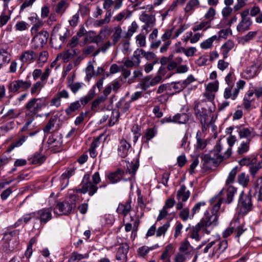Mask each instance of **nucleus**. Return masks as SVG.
I'll list each match as a JSON object with an SVG mask.
<instances>
[{
  "label": "nucleus",
  "instance_id": "nucleus-1",
  "mask_svg": "<svg viewBox=\"0 0 262 262\" xmlns=\"http://www.w3.org/2000/svg\"><path fill=\"white\" fill-rule=\"evenodd\" d=\"M222 202V199H219L217 203L213 206L211 213L207 211L204 213V215L200 221L195 226L192 227L191 238L199 241L201 239L199 233L200 231L206 234H209L211 233L213 228L218 224V218L220 215L219 211Z\"/></svg>",
  "mask_w": 262,
  "mask_h": 262
},
{
  "label": "nucleus",
  "instance_id": "nucleus-2",
  "mask_svg": "<svg viewBox=\"0 0 262 262\" xmlns=\"http://www.w3.org/2000/svg\"><path fill=\"white\" fill-rule=\"evenodd\" d=\"M47 105V98L45 97L32 98L28 101L25 106V108L28 111L26 113V116H31L35 115Z\"/></svg>",
  "mask_w": 262,
  "mask_h": 262
},
{
  "label": "nucleus",
  "instance_id": "nucleus-3",
  "mask_svg": "<svg viewBox=\"0 0 262 262\" xmlns=\"http://www.w3.org/2000/svg\"><path fill=\"white\" fill-rule=\"evenodd\" d=\"M194 110L196 118L200 122H205V120H208V117L213 111L211 106L206 101L197 102L195 103Z\"/></svg>",
  "mask_w": 262,
  "mask_h": 262
},
{
  "label": "nucleus",
  "instance_id": "nucleus-4",
  "mask_svg": "<svg viewBox=\"0 0 262 262\" xmlns=\"http://www.w3.org/2000/svg\"><path fill=\"white\" fill-rule=\"evenodd\" d=\"M75 207L74 203H70L68 201H63L58 203L54 207V212L58 215H67L70 214L72 209Z\"/></svg>",
  "mask_w": 262,
  "mask_h": 262
},
{
  "label": "nucleus",
  "instance_id": "nucleus-5",
  "mask_svg": "<svg viewBox=\"0 0 262 262\" xmlns=\"http://www.w3.org/2000/svg\"><path fill=\"white\" fill-rule=\"evenodd\" d=\"M33 216H35V219L39 220L40 224H45L52 218V209L45 208L40 209L37 212H33Z\"/></svg>",
  "mask_w": 262,
  "mask_h": 262
},
{
  "label": "nucleus",
  "instance_id": "nucleus-6",
  "mask_svg": "<svg viewBox=\"0 0 262 262\" xmlns=\"http://www.w3.org/2000/svg\"><path fill=\"white\" fill-rule=\"evenodd\" d=\"M82 184L83 185V191L88 193L90 196H93L97 192L98 187L95 184L92 183L90 181V175L86 174L84 176L82 180Z\"/></svg>",
  "mask_w": 262,
  "mask_h": 262
},
{
  "label": "nucleus",
  "instance_id": "nucleus-7",
  "mask_svg": "<svg viewBox=\"0 0 262 262\" xmlns=\"http://www.w3.org/2000/svg\"><path fill=\"white\" fill-rule=\"evenodd\" d=\"M251 193V190H249L248 194H245L243 191L239 198V203L245 212L250 211L252 207Z\"/></svg>",
  "mask_w": 262,
  "mask_h": 262
},
{
  "label": "nucleus",
  "instance_id": "nucleus-8",
  "mask_svg": "<svg viewBox=\"0 0 262 262\" xmlns=\"http://www.w3.org/2000/svg\"><path fill=\"white\" fill-rule=\"evenodd\" d=\"M31 85V82L30 81L17 80L10 82L8 85V89L9 92L15 93L18 92L20 89L27 90Z\"/></svg>",
  "mask_w": 262,
  "mask_h": 262
},
{
  "label": "nucleus",
  "instance_id": "nucleus-9",
  "mask_svg": "<svg viewBox=\"0 0 262 262\" xmlns=\"http://www.w3.org/2000/svg\"><path fill=\"white\" fill-rule=\"evenodd\" d=\"M49 37V33L46 31H42L35 35L32 39V42L34 43V49L42 48L47 42Z\"/></svg>",
  "mask_w": 262,
  "mask_h": 262
},
{
  "label": "nucleus",
  "instance_id": "nucleus-10",
  "mask_svg": "<svg viewBox=\"0 0 262 262\" xmlns=\"http://www.w3.org/2000/svg\"><path fill=\"white\" fill-rule=\"evenodd\" d=\"M212 154H205L201 156L204 167L208 168L211 163H216L217 162H221L223 160L222 155H218L217 157L212 156Z\"/></svg>",
  "mask_w": 262,
  "mask_h": 262
},
{
  "label": "nucleus",
  "instance_id": "nucleus-11",
  "mask_svg": "<svg viewBox=\"0 0 262 262\" xmlns=\"http://www.w3.org/2000/svg\"><path fill=\"white\" fill-rule=\"evenodd\" d=\"M131 145L125 140H121L118 146V154L122 158H125L131 151Z\"/></svg>",
  "mask_w": 262,
  "mask_h": 262
},
{
  "label": "nucleus",
  "instance_id": "nucleus-12",
  "mask_svg": "<svg viewBox=\"0 0 262 262\" xmlns=\"http://www.w3.org/2000/svg\"><path fill=\"white\" fill-rule=\"evenodd\" d=\"M225 81L228 84V87L225 90L224 93V97L225 99H228L229 97H231L230 93L231 89H233L234 86V74L233 72H230L225 77Z\"/></svg>",
  "mask_w": 262,
  "mask_h": 262
},
{
  "label": "nucleus",
  "instance_id": "nucleus-13",
  "mask_svg": "<svg viewBox=\"0 0 262 262\" xmlns=\"http://www.w3.org/2000/svg\"><path fill=\"white\" fill-rule=\"evenodd\" d=\"M235 128L237 129V132L238 133L241 138H244L250 139L254 136V132L253 128H247L242 126H236Z\"/></svg>",
  "mask_w": 262,
  "mask_h": 262
},
{
  "label": "nucleus",
  "instance_id": "nucleus-14",
  "mask_svg": "<svg viewBox=\"0 0 262 262\" xmlns=\"http://www.w3.org/2000/svg\"><path fill=\"white\" fill-rule=\"evenodd\" d=\"M69 97V94L67 90H63L58 92L52 98L51 102V106H56L57 107L60 105V100L61 98L68 99Z\"/></svg>",
  "mask_w": 262,
  "mask_h": 262
},
{
  "label": "nucleus",
  "instance_id": "nucleus-15",
  "mask_svg": "<svg viewBox=\"0 0 262 262\" xmlns=\"http://www.w3.org/2000/svg\"><path fill=\"white\" fill-rule=\"evenodd\" d=\"M75 75L68 78L67 87L69 88L74 94H76L84 85L82 82H75L74 81Z\"/></svg>",
  "mask_w": 262,
  "mask_h": 262
},
{
  "label": "nucleus",
  "instance_id": "nucleus-16",
  "mask_svg": "<svg viewBox=\"0 0 262 262\" xmlns=\"http://www.w3.org/2000/svg\"><path fill=\"white\" fill-rule=\"evenodd\" d=\"M57 31V28L54 27L50 38V43L52 47L56 49H60L63 43L62 40L58 37Z\"/></svg>",
  "mask_w": 262,
  "mask_h": 262
},
{
  "label": "nucleus",
  "instance_id": "nucleus-17",
  "mask_svg": "<svg viewBox=\"0 0 262 262\" xmlns=\"http://www.w3.org/2000/svg\"><path fill=\"white\" fill-rule=\"evenodd\" d=\"M190 195V192L187 190L185 185H182L180 189L177 191V199L178 201L186 202L187 201Z\"/></svg>",
  "mask_w": 262,
  "mask_h": 262
},
{
  "label": "nucleus",
  "instance_id": "nucleus-18",
  "mask_svg": "<svg viewBox=\"0 0 262 262\" xmlns=\"http://www.w3.org/2000/svg\"><path fill=\"white\" fill-rule=\"evenodd\" d=\"M37 55L34 51L28 50L22 53L20 59L23 62H31L35 60Z\"/></svg>",
  "mask_w": 262,
  "mask_h": 262
},
{
  "label": "nucleus",
  "instance_id": "nucleus-19",
  "mask_svg": "<svg viewBox=\"0 0 262 262\" xmlns=\"http://www.w3.org/2000/svg\"><path fill=\"white\" fill-rule=\"evenodd\" d=\"M252 24L251 19H242L236 27L237 31L241 33L245 32L250 29Z\"/></svg>",
  "mask_w": 262,
  "mask_h": 262
},
{
  "label": "nucleus",
  "instance_id": "nucleus-20",
  "mask_svg": "<svg viewBox=\"0 0 262 262\" xmlns=\"http://www.w3.org/2000/svg\"><path fill=\"white\" fill-rule=\"evenodd\" d=\"M130 202L131 201L130 200H128L125 204H119L116 210L117 213L119 214H122L124 216H126L130 211Z\"/></svg>",
  "mask_w": 262,
  "mask_h": 262
},
{
  "label": "nucleus",
  "instance_id": "nucleus-21",
  "mask_svg": "<svg viewBox=\"0 0 262 262\" xmlns=\"http://www.w3.org/2000/svg\"><path fill=\"white\" fill-rule=\"evenodd\" d=\"M46 160L45 155H41L40 152H36L33 156L29 159V161L32 164H41Z\"/></svg>",
  "mask_w": 262,
  "mask_h": 262
},
{
  "label": "nucleus",
  "instance_id": "nucleus-22",
  "mask_svg": "<svg viewBox=\"0 0 262 262\" xmlns=\"http://www.w3.org/2000/svg\"><path fill=\"white\" fill-rule=\"evenodd\" d=\"M245 81L243 80H239L236 84V88L234 89V90L231 89L230 93L231 95V97H229V98H231L232 100H235L237 97L239 90L241 89H243L245 85Z\"/></svg>",
  "mask_w": 262,
  "mask_h": 262
},
{
  "label": "nucleus",
  "instance_id": "nucleus-23",
  "mask_svg": "<svg viewBox=\"0 0 262 262\" xmlns=\"http://www.w3.org/2000/svg\"><path fill=\"white\" fill-rule=\"evenodd\" d=\"M257 74V67L255 65L248 67L243 73V77L247 79H251Z\"/></svg>",
  "mask_w": 262,
  "mask_h": 262
},
{
  "label": "nucleus",
  "instance_id": "nucleus-24",
  "mask_svg": "<svg viewBox=\"0 0 262 262\" xmlns=\"http://www.w3.org/2000/svg\"><path fill=\"white\" fill-rule=\"evenodd\" d=\"M123 173L124 171L122 170L118 169L116 171L110 173L107 177L111 183H116L121 180Z\"/></svg>",
  "mask_w": 262,
  "mask_h": 262
},
{
  "label": "nucleus",
  "instance_id": "nucleus-25",
  "mask_svg": "<svg viewBox=\"0 0 262 262\" xmlns=\"http://www.w3.org/2000/svg\"><path fill=\"white\" fill-rule=\"evenodd\" d=\"M234 46V42L231 40H228L221 47V50L224 59L228 57L229 52L232 50Z\"/></svg>",
  "mask_w": 262,
  "mask_h": 262
},
{
  "label": "nucleus",
  "instance_id": "nucleus-26",
  "mask_svg": "<svg viewBox=\"0 0 262 262\" xmlns=\"http://www.w3.org/2000/svg\"><path fill=\"white\" fill-rule=\"evenodd\" d=\"M254 92L252 91H249L245 95L244 98L243 106L246 110H248L251 106V103L254 100L253 98Z\"/></svg>",
  "mask_w": 262,
  "mask_h": 262
},
{
  "label": "nucleus",
  "instance_id": "nucleus-27",
  "mask_svg": "<svg viewBox=\"0 0 262 262\" xmlns=\"http://www.w3.org/2000/svg\"><path fill=\"white\" fill-rule=\"evenodd\" d=\"M196 149L198 150L204 149L207 146V143L206 139L201 138V133L200 131H198L196 133Z\"/></svg>",
  "mask_w": 262,
  "mask_h": 262
},
{
  "label": "nucleus",
  "instance_id": "nucleus-28",
  "mask_svg": "<svg viewBox=\"0 0 262 262\" xmlns=\"http://www.w3.org/2000/svg\"><path fill=\"white\" fill-rule=\"evenodd\" d=\"M69 4L66 0H61L59 2L55 8L56 13L59 15H62L66 11V9L69 7Z\"/></svg>",
  "mask_w": 262,
  "mask_h": 262
},
{
  "label": "nucleus",
  "instance_id": "nucleus-29",
  "mask_svg": "<svg viewBox=\"0 0 262 262\" xmlns=\"http://www.w3.org/2000/svg\"><path fill=\"white\" fill-rule=\"evenodd\" d=\"M48 143L57 147L61 146L62 144L61 134H60L58 136H56L55 134L52 135L49 137Z\"/></svg>",
  "mask_w": 262,
  "mask_h": 262
},
{
  "label": "nucleus",
  "instance_id": "nucleus-30",
  "mask_svg": "<svg viewBox=\"0 0 262 262\" xmlns=\"http://www.w3.org/2000/svg\"><path fill=\"white\" fill-rule=\"evenodd\" d=\"M122 30L120 26L114 27L113 30V34L112 36L113 45H115L120 40L121 37Z\"/></svg>",
  "mask_w": 262,
  "mask_h": 262
},
{
  "label": "nucleus",
  "instance_id": "nucleus-31",
  "mask_svg": "<svg viewBox=\"0 0 262 262\" xmlns=\"http://www.w3.org/2000/svg\"><path fill=\"white\" fill-rule=\"evenodd\" d=\"M237 182L244 187H247L249 183V176L245 172L241 173L237 176Z\"/></svg>",
  "mask_w": 262,
  "mask_h": 262
},
{
  "label": "nucleus",
  "instance_id": "nucleus-32",
  "mask_svg": "<svg viewBox=\"0 0 262 262\" xmlns=\"http://www.w3.org/2000/svg\"><path fill=\"white\" fill-rule=\"evenodd\" d=\"M95 86H93L85 96L80 98V101L82 105H85L94 97L95 95Z\"/></svg>",
  "mask_w": 262,
  "mask_h": 262
},
{
  "label": "nucleus",
  "instance_id": "nucleus-33",
  "mask_svg": "<svg viewBox=\"0 0 262 262\" xmlns=\"http://www.w3.org/2000/svg\"><path fill=\"white\" fill-rule=\"evenodd\" d=\"M228 247V242L226 239L223 240L220 242L217 245V248L215 249L213 248V254H221L223 253Z\"/></svg>",
  "mask_w": 262,
  "mask_h": 262
},
{
  "label": "nucleus",
  "instance_id": "nucleus-34",
  "mask_svg": "<svg viewBox=\"0 0 262 262\" xmlns=\"http://www.w3.org/2000/svg\"><path fill=\"white\" fill-rule=\"evenodd\" d=\"M57 29V32L58 34V37L62 40V42L63 43L64 41L68 38L69 36V31L67 29H62L59 27H56Z\"/></svg>",
  "mask_w": 262,
  "mask_h": 262
},
{
  "label": "nucleus",
  "instance_id": "nucleus-35",
  "mask_svg": "<svg viewBox=\"0 0 262 262\" xmlns=\"http://www.w3.org/2000/svg\"><path fill=\"white\" fill-rule=\"evenodd\" d=\"M88 254L84 255L78 253L76 252H73L68 259V262H74L76 260H80L83 258H88Z\"/></svg>",
  "mask_w": 262,
  "mask_h": 262
},
{
  "label": "nucleus",
  "instance_id": "nucleus-36",
  "mask_svg": "<svg viewBox=\"0 0 262 262\" xmlns=\"http://www.w3.org/2000/svg\"><path fill=\"white\" fill-rule=\"evenodd\" d=\"M236 192V189L233 186H229L227 190V199L226 203L230 204L232 202L234 195Z\"/></svg>",
  "mask_w": 262,
  "mask_h": 262
},
{
  "label": "nucleus",
  "instance_id": "nucleus-37",
  "mask_svg": "<svg viewBox=\"0 0 262 262\" xmlns=\"http://www.w3.org/2000/svg\"><path fill=\"white\" fill-rule=\"evenodd\" d=\"M99 138L100 137L97 138L91 143V147L89 149V151L90 156L92 158H95L97 155V152L96 151V148L98 146Z\"/></svg>",
  "mask_w": 262,
  "mask_h": 262
},
{
  "label": "nucleus",
  "instance_id": "nucleus-38",
  "mask_svg": "<svg viewBox=\"0 0 262 262\" xmlns=\"http://www.w3.org/2000/svg\"><path fill=\"white\" fill-rule=\"evenodd\" d=\"M174 118L175 123L180 124L186 123L189 120L188 115L185 113L181 114H178L174 115Z\"/></svg>",
  "mask_w": 262,
  "mask_h": 262
},
{
  "label": "nucleus",
  "instance_id": "nucleus-39",
  "mask_svg": "<svg viewBox=\"0 0 262 262\" xmlns=\"http://www.w3.org/2000/svg\"><path fill=\"white\" fill-rule=\"evenodd\" d=\"M157 133V130L156 127H154L148 128L146 130L144 138L145 139L146 142H148L152 138H153L156 136Z\"/></svg>",
  "mask_w": 262,
  "mask_h": 262
},
{
  "label": "nucleus",
  "instance_id": "nucleus-40",
  "mask_svg": "<svg viewBox=\"0 0 262 262\" xmlns=\"http://www.w3.org/2000/svg\"><path fill=\"white\" fill-rule=\"evenodd\" d=\"M139 166V160H137L135 163H132L129 164V166H127L126 170V173L131 174L132 176H135Z\"/></svg>",
  "mask_w": 262,
  "mask_h": 262
},
{
  "label": "nucleus",
  "instance_id": "nucleus-41",
  "mask_svg": "<svg viewBox=\"0 0 262 262\" xmlns=\"http://www.w3.org/2000/svg\"><path fill=\"white\" fill-rule=\"evenodd\" d=\"M250 142V139H248L247 142H242L240 146L238 148L237 153L239 155H243L247 152L249 149V144Z\"/></svg>",
  "mask_w": 262,
  "mask_h": 262
},
{
  "label": "nucleus",
  "instance_id": "nucleus-42",
  "mask_svg": "<svg viewBox=\"0 0 262 262\" xmlns=\"http://www.w3.org/2000/svg\"><path fill=\"white\" fill-rule=\"evenodd\" d=\"M80 104L79 101H76L71 103L69 106L66 110V112L67 115H70L73 112L76 111L80 107Z\"/></svg>",
  "mask_w": 262,
  "mask_h": 262
},
{
  "label": "nucleus",
  "instance_id": "nucleus-43",
  "mask_svg": "<svg viewBox=\"0 0 262 262\" xmlns=\"http://www.w3.org/2000/svg\"><path fill=\"white\" fill-rule=\"evenodd\" d=\"M130 16L129 11L125 10L119 13L114 17V20L121 21L123 19H126Z\"/></svg>",
  "mask_w": 262,
  "mask_h": 262
},
{
  "label": "nucleus",
  "instance_id": "nucleus-44",
  "mask_svg": "<svg viewBox=\"0 0 262 262\" xmlns=\"http://www.w3.org/2000/svg\"><path fill=\"white\" fill-rule=\"evenodd\" d=\"M21 113L19 111H16L14 109L9 110L6 114H5L3 117L8 118L10 119H14L18 117Z\"/></svg>",
  "mask_w": 262,
  "mask_h": 262
},
{
  "label": "nucleus",
  "instance_id": "nucleus-45",
  "mask_svg": "<svg viewBox=\"0 0 262 262\" xmlns=\"http://www.w3.org/2000/svg\"><path fill=\"white\" fill-rule=\"evenodd\" d=\"M210 27V21H202L200 24L196 25L194 26L192 28V30L194 32L201 30H206L208 28H209Z\"/></svg>",
  "mask_w": 262,
  "mask_h": 262
},
{
  "label": "nucleus",
  "instance_id": "nucleus-46",
  "mask_svg": "<svg viewBox=\"0 0 262 262\" xmlns=\"http://www.w3.org/2000/svg\"><path fill=\"white\" fill-rule=\"evenodd\" d=\"M199 4L200 2L199 0H190L184 8L185 12L186 13L190 12L193 10L194 7L199 6Z\"/></svg>",
  "mask_w": 262,
  "mask_h": 262
},
{
  "label": "nucleus",
  "instance_id": "nucleus-47",
  "mask_svg": "<svg viewBox=\"0 0 262 262\" xmlns=\"http://www.w3.org/2000/svg\"><path fill=\"white\" fill-rule=\"evenodd\" d=\"M237 166H235L231 170L226 180V184H229L233 183L235 180V176L237 173Z\"/></svg>",
  "mask_w": 262,
  "mask_h": 262
},
{
  "label": "nucleus",
  "instance_id": "nucleus-48",
  "mask_svg": "<svg viewBox=\"0 0 262 262\" xmlns=\"http://www.w3.org/2000/svg\"><path fill=\"white\" fill-rule=\"evenodd\" d=\"M143 49H137L135 51H134L133 56L132 57V59L134 60L135 61L136 63L137 64L138 66L140 63V58L141 57V56H143Z\"/></svg>",
  "mask_w": 262,
  "mask_h": 262
},
{
  "label": "nucleus",
  "instance_id": "nucleus-49",
  "mask_svg": "<svg viewBox=\"0 0 262 262\" xmlns=\"http://www.w3.org/2000/svg\"><path fill=\"white\" fill-rule=\"evenodd\" d=\"M170 223L169 222H167L163 226L159 227L156 231V235L158 237H160L162 235L165 234V232L169 227Z\"/></svg>",
  "mask_w": 262,
  "mask_h": 262
},
{
  "label": "nucleus",
  "instance_id": "nucleus-50",
  "mask_svg": "<svg viewBox=\"0 0 262 262\" xmlns=\"http://www.w3.org/2000/svg\"><path fill=\"white\" fill-rule=\"evenodd\" d=\"M56 121V118H51L50 119L48 123L43 128V132L45 133L48 134L50 133V130L54 126Z\"/></svg>",
  "mask_w": 262,
  "mask_h": 262
},
{
  "label": "nucleus",
  "instance_id": "nucleus-51",
  "mask_svg": "<svg viewBox=\"0 0 262 262\" xmlns=\"http://www.w3.org/2000/svg\"><path fill=\"white\" fill-rule=\"evenodd\" d=\"M86 77L85 79L87 81H89L92 77L94 75V66L90 64L85 69Z\"/></svg>",
  "mask_w": 262,
  "mask_h": 262
},
{
  "label": "nucleus",
  "instance_id": "nucleus-52",
  "mask_svg": "<svg viewBox=\"0 0 262 262\" xmlns=\"http://www.w3.org/2000/svg\"><path fill=\"white\" fill-rule=\"evenodd\" d=\"M154 247L142 246L138 249V254L140 257H144L150 250H154Z\"/></svg>",
  "mask_w": 262,
  "mask_h": 262
},
{
  "label": "nucleus",
  "instance_id": "nucleus-53",
  "mask_svg": "<svg viewBox=\"0 0 262 262\" xmlns=\"http://www.w3.org/2000/svg\"><path fill=\"white\" fill-rule=\"evenodd\" d=\"M138 26L136 21H134L131 24V26L128 28L126 34V37H130L133 34L137 31Z\"/></svg>",
  "mask_w": 262,
  "mask_h": 262
},
{
  "label": "nucleus",
  "instance_id": "nucleus-54",
  "mask_svg": "<svg viewBox=\"0 0 262 262\" xmlns=\"http://www.w3.org/2000/svg\"><path fill=\"white\" fill-rule=\"evenodd\" d=\"M105 98L101 97V96L98 97L97 98L95 99L92 103L91 110L93 111H96L97 107L99 105L105 101Z\"/></svg>",
  "mask_w": 262,
  "mask_h": 262
},
{
  "label": "nucleus",
  "instance_id": "nucleus-55",
  "mask_svg": "<svg viewBox=\"0 0 262 262\" xmlns=\"http://www.w3.org/2000/svg\"><path fill=\"white\" fill-rule=\"evenodd\" d=\"M151 77L149 76H146L141 81V87L142 89L146 90L150 86H151L150 84Z\"/></svg>",
  "mask_w": 262,
  "mask_h": 262
},
{
  "label": "nucleus",
  "instance_id": "nucleus-56",
  "mask_svg": "<svg viewBox=\"0 0 262 262\" xmlns=\"http://www.w3.org/2000/svg\"><path fill=\"white\" fill-rule=\"evenodd\" d=\"M261 166L259 163L256 165H251L249 167V172L253 178L255 177L257 172L261 169Z\"/></svg>",
  "mask_w": 262,
  "mask_h": 262
},
{
  "label": "nucleus",
  "instance_id": "nucleus-57",
  "mask_svg": "<svg viewBox=\"0 0 262 262\" xmlns=\"http://www.w3.org/2000/svg\"><path fill=\"white\" fill-rule=\"evenodd\" d=\"M44 86V84L42 81H37L34 83L31 89V93L32 95L35 94L36 92L41 90L42 88Z\"/></svg>",
  "mask_w": 262,
  "mask_h": 262
},
{
  "label": "nucleus",
  "instance_id": "nucleus-58",
  "mask_svg": "<svg viewBox=\"0 0 262 262\" xmlns=\"http://www.w3.org/2000/svg\"><path fill=\"white\" fill-rule=\"evenodd\" d=\"M205 202H201L196 203L191 210V214L190 216L193 217L195 213H198L200 211L201 207L205 206Z\"/></svg>",
  "mask_w": 262,
  "mask_h": 262
},
{
  "label": "nucleus",
  "instance_id": "nucleus-59",
  "mask_svg": "<svg viewBox=\"0 0 262 262\" xmlns=\"http://www.w3.org/2000/svg\"><path fill=\"white\" fill-rule=\"evenodd\" d=\"M126 257V252L124 251L123 247H120L117 251L116 254V259L121 260L124 259Z\"/></svg>",
  "mask_w": 262,
  "mask_h": 262
},
{
  "label": "nucleus",
  "instance_id": "nucleus-60",
  "mask_svg": "<svg viewBox=\"0 0 262 262\" xmlns=\"http://www.w3.org/2000/svg\"><path fill=\"white\" fill-rule=\"evenodd\" d=\"M179 215L183 221H187L190 216L189 209L188 208L183 209L180 211Z\"/></svg>",
  "mask_w": 262,
  "mask_h": 262
},
{
  "label": "nucleus",
  "instance_id": "nucleus-61",
  "mask_svg": "<svg viewBox=\"0 0 262 262\" xmlns=\"http://www.w3.org/2000/svg\"><path fill=\"white\" fill-rule=\"evenodd\" d=\"M219 88V82L215 81L214 82H211L207 84L206 90L212 92H216L217 91Z\"/></svg>",
  "mask_w": 262,
  "mask_h": 262
},
{
  "label": "nucleus",
  "instance_id": "nucleus-62",
  "mask_svg": "<svg viewBox=\"0 0 262 262\" xmlns=\"http://www.w3.org/2000/svg\"><path fill=\"white\" fill-rule=\"evenodd\" d=\"M73 58H74V57L70 50H66L63 52L62 60L64 62H68Z\"/></svg>",
  "mask_w": 262,
  "mask_h": 262
},
{
  "label": "nucleus",
  "instance_id": "nucleus-63",
  "mask_svg": "<svg viewBox=\"0 0 262 262\" xmlns=\"http://www.w3.org/2000/svg\"><path fill=\"white\" fill-rule=\"evenodd\" d=\"M145 36L143 34H140L136 36L137 41L140 47H145L146 45Z\"/></svg>",
  "mask_w": 262,
  "mask_h": 262
},
{
  "label": "nucleus",
  "instance_id": "nucleus-64",
  "mask_svg": "<svg viewBox=\"0 0 262 262\" xmlns=\"http://www.w3.org/2000/svg\"><path fill=\"white\" fill-rule=\"evenodd\" d=\"M260 13V9L257 6H254L250 10V15L252 17L259 15Z\"/></svg>",
  "mask_w": 262,
  "mask_h": 262
}]
</instances>
